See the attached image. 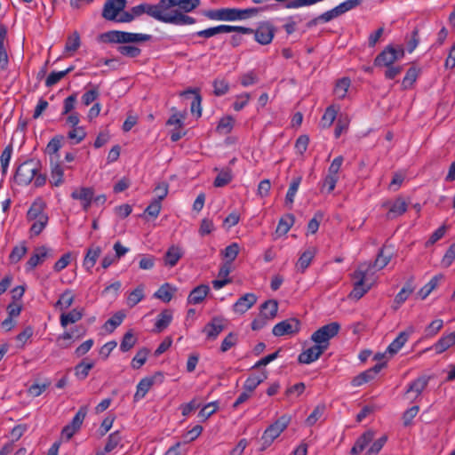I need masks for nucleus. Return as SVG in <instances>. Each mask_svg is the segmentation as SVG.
Instances as JSON below:
<instances>
[{"label": "nucleus", "mask_w": 455, "mask_h": 455, "mask_svg": "<svg viewBox=\"0 0 455 455\" xmlns=\"http://www.w3.org/2000/svg\"><path fill=\"white\" fill-rule=\"evenodd\" d=\"M172 315L170 310L165 309V310L162 311L158 315L156 322L155 323V331L156 332L163 331L164 329H166L169 326V324L172 322Z\"/></svg>", "instance_id": "nucleus-30"}, {"label": "nucleus", "mask_w": 455, "mask_h": 455, "mask_svg": "<svg viewBox=\"0 0 455 455\" xmlns=\"http://www.w3.org/2000/svg\"><path fill=\"white\" fill-rule=\"evenodd\" d=\"M226 327L227 320L222 317L216 316L204 327L203 332L206 333L208 339L213 340L226 329Z\"/></svg>", "instance_id": "nucleus-14"}, {"label": "nucleus", "mask_w": 455, "mask_h": 455, "mask_svg": "<svg viewBox=\"0 0 455 455\" xmlns=\"http://www.w3.org/2000/svg\"><path fill=\"white\" fill-rule=\"evenodd\" d=\"M145 13L156 20L177 26L190 25L196 22V19L183 14L178 10L170 12L168 0H160L156 4L145 3Z\"/></svg>", "instance_id": "nucleus-1"}, {"label": "nucleus", "mask_w": 455, "mask_h": 455, "mask_svg": "<svg viewBox=\"0 0 455 455\" xmlns=\"http://www.w3.org/2000/svg\"><path fill=\"white\" fill-rule=\"evenodd\" d=\"M48 257H53L52 250L43 245L35 249V252L30 256L26 263V270L31 271Z\"/></svg>", "instance_id": "nucleus-13"}, {"label": "nucleus", "mask_w": 455, "mask_h": 455, "mask_svg": "<svg viewBox=\"0 0 455 455\" xmlns=\"http://www.w3.org/2000/svg\"><path fill=\"white\" fill-rule=\"evenodd\" d=\"M256 303V295L253 293H246L240 297L233 305V310L237 314H244Z\"/></svg>", "instance_id": "nucleus-20"}, {"label": "nucleus", "mask_w": 455, "mask_h": 455, "mask_svg": "<svg viewBox=\"0 0 455 455\" xmlns=\"http://www.w3.org/2000/svg\"><path fill=\"white\" fill-rule=\"evenodd\" d=\"M275 28L270 22H261L258 25V44H268L272 42Z\"/></svg>", "instance_id": "nucleus-17"}, {"label": "nucleus", "mask_w": 455, "mask_h": 455, "mask_svg": "<svg viewBox=\"0 0 455 455\" xmlns=\"http://www.w3.org/2000/svg\"><path fill=\"white\" fill-rule=\"evenodd\" d=\"M250 98H251L250 93H242L240 95H237L235 97V100L233 103V108L235 111L242 110L249 102Z\"/></svg>", "instance_id": "nucleus-64"}, {"label": "nucleus", "mask_w": 455, "mask_h": 455, "mask_svg": "<svg viewBox=\"0 0 455 455\" xmlns=\"http://www.w3.org/2000/svg\"><path fill=\"white\" fill-rule=\"evenodd\" d=\"M336 116H337V109L335 108V107L333 105L329 106L325 109V112L322 117V120H321L322 126L324 128L330 127L333 124L334 120L336 119Z\"/></svg>", "instance_id": "nucleus-45"}, {"label": "nucleus", "mask_w": 455, "mask_h": 455, "mask_svg": "<svg viewBox=\"0 0 455 455\" xmlns=\"http://www.w3.org/2000/svg\"><path fill=\"white\" fill-rule=\"evenodd\" d=\"M80 36L77 31L73 32L71 36H69L67 39L65 44L66 52H75L80 47Z\"/></svg>", "instance_id": "nucleus-52"}, {"label": "nucleus", "mask_w": 455, "mask_h": 455, "mask_svg": "<svg viewBox=\"0 0 455 455\" xmlns=\"http://www.w3.org/2000/svg\"><path fill=\"white\" fill-rule=\"evenodd\" d=\"M144 298L143 288L141 286L134 289L128 296L127 301L130 307H134Z\"/></svg>", "instance_id": "nucleus-56"}, {"label": "nucleus", "mask_w": 455, "mask_h": 455, "mask_svg": "<svg viewBox=\"0 0 455 455\" xmlns=\"http://www.w3.org/2000/svg\"><path fill=\"white\" fill-rule=\"evenodd\" d=\"M443 278V275H436L425 284L419 291L418 295L421 299H425L438 285L439 281Z\"/></svg>", "instance_id": "nucleus-31"}, {"label": "nucleus", "mask_w": 455, "mask_h": 455, "mask_svg": "<svg viewBox=\"0 0 455 455\" xmlns=\"http://www.w3.org/2000/svg\"><path fill=\"white\" fill-rule=\"evenodd\" d=\"M234 126V119L232 116H228L222 117L217 126V132L221 134H227L231 132Z\"/></svg>", "instance_id": "nucleus-51"}, {"label": "nucleus", "mask_w": 455, "mask_h": 455, "mask_svg": "<svg viewBox=\"0 0 455 455\" xmlns=\"http://www.w3.org/2000/svg\"><path fill=\"white\" fill-rule=\"evenodd\" d=\"M138 339L134 335L133 330L131 329L127 331L124 335L123 336V339L120 343V350L122 352H128L131 350L135 344L137 343Z\"/></svg>", "instance_id": "nucleus-32"}, {"label": "nucleus", "mask_w": 455, "mask_h": 455, "mask_svg": "<svg viewBox=\"0 0 455 455\" xmlns=\"http://www.w3.org/2000/svg\"><path fill=\"white\" fill-rule=\"evenodd\" d=\"M300 322L297 318H289L276 323L272 330L274 336L293 335L299 331Z\"/></svg>", "instance_id": "nucleus-9"}, {"label": "nucleus", "mask_w": 455, "mask_h": 455, "mask_svg": "<svg viewBox=\"0 0 455 455\" xmlns=\"http://www.w3.org/2000/svg\"><path fill=\"white\" fill-rule=\"evenodd\" d=\"M84 316V308H74L68 313H62L60 317V325L67 327L68 324L75 323Z\"/></svg>", "instance_id": "nucleus-24"}, {"label": "nucleus", "mask_w": 455, "mask_h": 455, "mask_svg": "<svg viewBox=\"0 0 455 455\" xmlns=\"http://www.w3.org/2000/svg\"><path fill=\"white\" fill-rule=\"evenodd\" d=\"M228 28H226V25H219L217 27L209 28L204 30H200L196 33V36L204 38H210L219 34L227 33Z\"/></svg>", "instance_id": "nucleus-42"}, {"label": "nucleus", "mask_w": 455, "mask_h": 455, "mask_svg": "<svg viewBox=\"0 0 455 455\" xmlns=\"http://www.w3.org/2000/svg\"><path fill=\"white\" fill-rule=\"evenodd\" d=\"M373 437L374 433L372 431H366L356 439L354 445L356 446L359 451H363L370 443H371Z\"/></svg>", "instance_id": "nucleus-48"}, {"label": "nucleus", "mask_w": 455, "mask_h": 455, "mask_svg": "<svg viewBox=\"0 0 455 455\" xmlns=\"http://www.w3.org/2000/svg\"><path fill=\"white\" fill-rule=\"evenodd\" d=\"M122 437L120 435L119 431H116L110 434L108 437L107 443L104 447V452L108 453L112 451L117 445L120 443Z\"/></svg>", "instance_id": "nucleus-53"}, {"label": "nucleus", "mask_w": 455, "mask_h": 455, "mask_svg": "<svg viewBox=\"0 0 455 455\" xmlns=\"http://www.w3.org/2000/svg\"><path fill=\"white\" fill-rule=\"evenodd\" d=\"M75 296L71 290L67 289L60 296V299L55 304V307H60L61 309H68L73 304Z\"/></svg>", "instance_id": "nucleus-40"}, {"label": "nucleus", "mask_w": 455, "mask_h": 455, "mask_svg": "<svg viewBox=\"0 0 455 455\" xmlns=\"http://www.w3.org/2000/svg\"><path fill=\"white\" fill-rule=\"evenodd\" d=\"M316 253V248L315 247H309L307 249L299 258L296 267L298 270H299L301 273L305 272V270L308 267L311 261L315 258Z\"/></svg>", "instance_id": "nucleus-25"}, {"label": "nucleus", "mask_w": 455, "mask_h": 455, "mask_svg": "<svg viewBox=\"0 0 455 455\" xmlns=\"http://www.w3.org/2000/svg\"><path fill=\"white\" fill-rule=\"evenodd\" d=\"M176 291L170 283H165L160 286L155 296L163 300L164 302H169L173 297V292Z\"/></svg>", "instance_id": "nucleus-35"}, {"label": "nucleus", "mask_w": 455, "mask_h": 455, "mask_svg": "<svg viewBox=\"0 0 455 455\" xmlns=\"http://www.w3.org/2000/svg\"><path fill=\"white\" fill-rule=\"evenodd\" d=\"M413 278L411 277L407 281L405 285L396 294L394 299V303L396 304L395 309H397L408 299V297L413 292Z\"/></svg>", "instance_id": "nucleus-26"}, {"label": "nucleus", "mask_w": 455, "mask_h": 455, "mask_svg": "<svg viewBox=\"0 0 455 455\" xmlns=\"http://www.w3.org/2000/svg\"><path fill=\"white\" fill-rule=\"evenodd\" d=\"M125 0H107L102 10V17L108 20H115L125 8Z\"/></svg>", "instance_id": "nucleus-12"}, {"label": "nucleus", "mask_w": 455, "mask_h": 455, "mask_svg": "<svg viewBox=\"0 0 455 455\" xmlns=\"http://www.w3.org/2000/svg\"><path fill=\"white\" fill-rule=\"evenodd\" d=\"M152 39L151 35L131 33L119 30H111L100 36V40L103 43L125 44L130 43H142Z\"/></svg>", "instance_id": "nucleus-4"}, {"label": "nucleus", "mask_w": 455, "mask_h": 455, "mask_svg": "<svg viewBox=\"0 0 455 455\" xmlns=\"http://www.w3.org/2000/svg\"><path fill=\"white\" fill-rule=\"evenodd\" d=\"M295 221V217L293 214H286L284 217L281 218L279 223L276 228V233L278 235H285L288 233L291 226Z\"/></svg>", "instance_id": "nucleus-38"}, {"label": "nucleus", "mask_w": 455, "mask_h": 455, "mask_svg": "<svg viewBox=\"0 0 455 455\" xmlns=\"http://www.w3.org/2000/svg\"><path fill=\"white\" fill-rule=\"evenodd\" d=\"M213 93L215 96H223L229 91V83L224 77H217L212 82Z\"/></svg>", "instance_id": "nucleus-37"}, {"label": "nucleus", "mask_w": 455, "mask_h": 455, "mask_svg": "<svg viewBox=\"0 0 455 455\" xmlns=\"http://www.w3.org/2000/svg\"><path fill=\"white\" fill-rule=\"evenodd\" d=\"M278 311V302L275 299H268L259 307V316L258 319V329L266 325L267 320L274 319Z\"/></svg>", "instance_id": "nucleus-10"}, {"label": "nucleus", "mask_w": 455, "mask_h": 455, "mask_svg": "<svg viewBox=\"0 0 455 455\" xmlns=\"http://www.w3.org/2000/svg\"><path fill=\"white\" fill-rule=\"evenodd\" d=\"M116 50L123 56L129 58H137L141 54V49L132 44L118 45Z\"/></svg>", "instance_id": "nucleus-39"}, {"label": "nucleus", "mask_w": 455, "mask_h": 455, "mask_svg": "<svg viewBox=\"0 0 455 455\" xmlns=\"http://www.w3.org/2000/svg\"><path fill=\"white\" fill-rule=\"evenodd\" d=\"M373 379H374V377L371 375L370 371L366 370V371L361 372L360 374H358L357 376H355L352 379L351 384L354 387H360V386L372 380Z\"/></svg>", "instance_id": "nucleus-57"}, {"label": "nucleus", "mask_w": 455, "mask_h": 455, "mask_svg": "<svg viewBox=\"0 0 455 455\" xmlns=\"http://www.w3.org/2000/svg\"><path fill=\"white\" fill-rule=\"evenodd\" d=\"M291 421V416L283 415L271 424L266 430L267 435H268L273 439L278 437L281 433L287 427Z\"/></svg>", "instance_id": "nucleus-19"}, {"label": "nucleus", "mask_w": 455, "mask_h": 455, "mask_svg": "<svg viewBox=\"0 0 455 455\" xmlns=\"http://www.w3.org/2000/svg\"><path fill=\"white\" fill-rule=\"evenodd\" d=\"M455 344V331L448 335L443 336L432 347L436 354H442Z\"/></svg>", "instance_id": "nucleus-27"}, {"label": "nucleus", "mask_w": 455, "mask_h": 455, "mask_svg": "<svg viewBox=\"0 0 455 455\" xmlns=\"http://www.w3.org/2000/svg\"><path fill=\"white\" fill-rule=\"evenodd\" d=\"M407 207V203L402 197L396 198L389 207L387 218L394 219L403 215L404 212H406Z\"/></svg>", "instance_id": "nucleus-28"}, {"label": "nucleus", "mask_w": 455, "mask_h": 455, "mask_svg": "<svg viewBox=\"0 0 455 455\" xmlns=\"http://www.w3.org/2000/svg\"><path fill=\"white\" fill-rule=\"evenodd\" d=\"M51 164H52V160H51ZM63 176H64V171H63V168L61 167V165L59 163L52 164L51 183L55 187L60 186L64 181Z\"/></svg>", "instance_id": "nucleus-36"}, {"label": "nucleus", "mask_w": 455, "mask_h": 455, "mask_svg": "<svg viewBox=\"0 0 455 455\" xmlns=\"http://www.w3.org/2000/svg\"><path fill=\"white\" fill-rule=\"evenodd\" d=\"M239 253V245L236 243H233L227 246L222 251L221 255L224 257L227 262H233Z\"/></svg>", "instance_id": "nucleus-47"}, {"label": "nucleus", "mask_w": 455, "mask_h": 455, "mask_svg": "<svg viewBox=\"0 0 455 455\" xmlns=\"http://www.w3.org/2000/svg\"><path fill=\"white\" fill-rule=\"evenodd\" d=\"M427 385V379L425 378H418L409 385L407 392H415L417 395H419L426 388Z\"/></svg>", "instance_id": "nucleus-55"}, {"label": "nucleus", "mask_w": 455, "mask_h": 455, "mask_svg": "<svg viewBox=\"0 0 455 455\" xmlns=\"http://www.w3.org/2000/svg\"><path fill=\"white\" fill-rule=\"evenodd\" d=\"M387 441V435H382L381 437L374 441L373 443L369 448V450L367 451L366 455H377L383 448Z\"/></svg>", "instance_id": "nucleus-59"}, {"label": "nucleus", "mask_w": 455, "mask_h": 455, "mask_svg": "<svg viewBox=\"0 0 455 455\" xmlns=\"http://www.w3.org/2000/svg\"><path fill=\"white\" fill-rule=\"evenodd\" d=\"M419 69L415 67H411L405 74V76L403 79L402 85L403 89L410 88L417 80V77L419 76Z\"/></svg>", "instance_id": "nucleus-50"}, {"label": "nucleus", "mask_w": 455, "mask_h": 455, "mask_svg": "<svg viewBox=\"0 0 455 455\" xmlns=\"http://www.w3.org/2000/svg\"><path fill=\"white\" fill-rule=\"evenodd\" d=\"M210 291V288L206 284H200L194 288L188 297V302L189 304H199L201 303L204 298L207 296V294Z\"/></svg>", "instance_id": "nucleus-23"}, {"label": "nucleus", "mask_w": 455, "mask_h": 455, "mask_svg": "<svg viewBox=\"0 0 455 455\" xmlns=\"http://www.w3.org/2000/svg\"><path fill=\"white\" fill-rule=\"evenodd\" d=\"M101 253V249L100 246H92L87 250L84 259V267L87 270H91L96 264L98 258Z\"/></svg>", "instance_id": "nucleus-29"}, {"label": "nucleus", "mask_w": 455, "mask_h": 455, "mask_svg": "<svg viewBox=\"0 0 455 455\" xmlns=\"http://www.w3.org/2000/svg\"><path fill=\"white\" fill-rule=\"evenodd\" d=\"M218 409L217 403H209L204 405L201 411H199L198 417L202 419V420H206L209 417H211Z\"/></svg>", "instance_id": "nucleus-61"}, {"label": "nucleus", "mask_w": 455, "mask_h": 455, "mask_svg": "<svg viewBox=\"0 0 455 455\" xmlns=\"http://www.w3.org/2000/svg\"><path fill=\"white\" fill-rule=\"evenodd\" d=\"M187 94H195L194 100L191 103V112L197 114V116L200 117L202 115V108H201V102H202V97L199 93L198 89H188L187 91H184L181 92V95H187Z\"/></svg>", "instance_id": "nucleus-34"}, {"label": "nucleus", "mask_w": 455, "mask_h": 455, "mask_svg": "<svg viewBox=\"0 0 455 455\" xmlns=\"http://www.w3.org/2000/svg\"><path fill=\"white\" fill-rule=\"evenodd\" d=\"M325 410L324 405L316 406L311 414L307 418L306 422L308 426H313L323 416Z\"/></svg>", "instance_id": "nucleus-62"}, {"label": "nucleus", "mask_w": 455, "mask_h": 455, "mask_svg": "<svg viewBox=\"0 0 455 455\" xmlns=\"http://www.w3.org/2000/svg\"><path fill=\"white\" fill-rule=\"evenodd\" d=\"M413 332V329L410 327L408 330L401 331L399 335L387 347L386 353L391 356L395 355L403 346L407 342L409 336Z\"/></svg>", "instance_id": "nucleus-21"}, {"label": "nucleus", "mask_w": 455, "mask_h": 455, "mask_svg": "<svg viewBox=\"0 0 455 455\" xmlns=\"http://www.w3.org/2000/svg\"><path fill=\"white\" fill-rule=\"evenodd\" d=\"M163 379L164 375L160 371L156 372L151 377L142 379L137 385V390L133 397L134 401L137 402L142 399L156 382H162Z\"/></svg>", "instance_id": "nucleus-11"}, {"label": "nucleus", "mask_w": 455, "mask_h": 455, "mask_svg": "<svg viewBox=\"0 0 455 455\" xmlns=\"http://www.w3.org/2000/svg\"><path fill=\"white\" fill-rule=\"evenodd\" d=\"M64 140L63 135L54 136L46 146V153L50 156L56 154L62 147V141Z\"/></svg>", "instance_id": "nucleus-49"}, {"label": "nucleus", "mask_w": 455, "mask_h": 455, "mask_svg": "<svg viewBox=\"0 0 455 455\" xmlns=\"http://www.w3.org/2000/svg\"><path fill=\"white\" fill-rule=\"evenodd\" d=\"M41 170V163L36 159H28L21 163L16 168L14 181L18 185L27 186L30 184L36 174Z\"/></svg>", "instance_id": "nucleus-5"}, {"label": "nucleus", "mask_w": 455, "mask_h": 455, "mask_svg": "<svg viewBox=\"0 0 455 455\" xmlns=\"http://www.w3.org/2000/svg\"><path fill=\"white\" fill-rule=\"evenodd\" d=\"M325 351L324 347L320 345H314L299 354L298 362L299 363L308 364L316 361Z\"/></svg>", "instance_id": "nucleus-15"}, {"label": "nucleus", "mask_w": 455, "mask_h": 455, "mask_svg": "<svg viewBox=\"0 0 455 455\" xmlns=\"http://www.w3.org/2000/svg\"><path fill=\"white\" fill-rule=\"evenodd\" d=\"M340 330V324L332 322L316 330L311 336V339L317 345L323 346L326 350L330 345V339L335 337Z\"/></svg>", "instance_id": "nucleus-6"}, {"label": "nucleus", "mask_w": 455, "mask_h": 455, "mask_svg": "<svg viewBox=\"0 0 455 455\" xmlns=\"http://www.w3.org/2000/svg\"><path fill=\"white\" fill-rule=\"evenodd\" d=\"M350 86V79L348 77H343L339 79L335 85L334 94L339 99H344L347 95V90Z\"/></svg>", "instance_id": "nucleus-43"}, {"label": "nucleus", "mask_w": 455, "mask_h": 455, "mask_svg": "<svg viewBox=\"0 0 455 455\" xmlns=\"http://www.w3.org/2000/svg\"><path fill=\"white\" fill-rule=\"evenodd\" d=\"M183 251L180 246L172 245L168 248L164 256V266L173 267L178 261L183 257Z\"/></svg>", "instance_id": "nucleus-22"}, {"label": "nucleus", "mask_w": 455, "mask_h": 455, "mask_svg": "<svg viewBox=\"0 0 455 455\" xmlns=\"http://www.w3.org/2000/svg\"><path fill=\"white\" fill-rule=\"evenodd\" d=\"M94 367L93 362L85 363V360H83L80 363H78L75 367V374L76 376L83 380L87 378L89 371Z\"/></svg>", "instance_id": "nucleus-41"}, {"label": "nucleus", "mask_w": 455, "mask_h": 455, "mask_svg": "<svg viewBox=\"0 0 455 455\" xmlns=\"http://www.w3.org/2000/svg\"><path fill=\"white\" fill-rule=\"evenodd\" d=\"M232 180V176L228 171H221L214 180L213 185L216 188H221L228 185Z\"/></svg>", "instance_id": "nucleus-60"}, {"label": "nucleus", "mask_w": 455, "mask_h": 455, "mask_svg": "<svg viewBox=\"0 0 455 455\" xmlns=\"http://www.w3.org/2000/svg\"><path fill=\"white\" fill-rule=\"evenodd\" d=\"M149 350L146 347L140 348L132 360V367L133 369H140L147 361Z\"/></svg>", "instance_id": "nucleus-46"}, {"label": "nucleus", "mask_w": 455, "mask_h": 455, "mask_svg": "<svg viewBox=\"0 0 455 455\" xmlns=\"http://www.w3.org/2000/svg\"><path fill=\"white\" fill-rule=\"evenodd\" d=\"M27 247L25 245L15 246L9 255V259L12 263L19 262L27 253Z\"/></svg>", "instance_id": "nucleus-58"}, {"label": "nucleus", "mask_w": 455, "mask_h": 455, "mask_svg": "<svg viewBox=\"0 0 455 455\" xmlns=\"http://www.w3.org/2000/svg\"><path fill=\"white\" fill-rule=\"evenodd\" d=\"M404 56V50L402 47L395 48L391 45L387 46L379 52L374 60L376 67H388L393 65L397 60Z\"/></svg>", "instance_id": "nucleus-7"}, {"label": "nucleus", "mask_w": 455, "mask_h": 455, "mask_svg": "<svg viewBox=\"0 0 455 455\" xmlns=\"http://www.w3.org/2000/svg\"><path fill=\"white\" fill-rule=\"evenodd\" d=\"M368 271L369 268L363 270L360 267L354 272L353 278L356 281L354 283L353 290L349 293V298L359 299L371 289V285L365 284V276Z\"/></svg>", "instance_id": "nucleus-8"}, {"label": "nucleus", "mask_w": 455, "mask_h": 455, "mask_svg": "<svg viewBox=\"0 0 455 455\" xmlns=\"http://www.w3.org/2000/svg\"><path fill=\"white\" fill-rule=\"evenodd\" d=\"M87 411V405L81 406L69 424L79 430L85 419Z\"/></svg>", "instance_id": "nucleus-54"}, {"label": "nucleus", "mask_w": 455, "mask_h": 455, "mask_svg": "<svg viewBox=\"0 0 455 455\" xmlns=\"http://www.w3.org/2000/svg\"><path fill=\"white\" fill-rule=\"evenodd\" d=\"M94 196L92 188H80L72 192L71 197L75 200H79L82 204L84 210L87 211L91 206Z\"/></svg>", "instance_id": "nucleus-16"}, {"label": "nucleus", "mask_w": 455, "mask_h": 455, "mask_svg": "<svg viewBox=\"0 0 455 455\" xmlns=\"http://www.w3.org/2000/svg\"><path fill=\"white\" fill-rule=\"evenodd\" d=\"M86 134L83 126L73 127L72 130L68 132V139L73 140L74 144H79L85 139Z\"/></svg>", "instance_id": "nucleus-44"}, {"label": "nucleus", "mask_w": 455, "mask_h": 455, "mask_svg": "<svg viewBox=\"0 0 455 455\" xmlns=\"http://www.w3.org/2000/svg\"><path fill=\"white\" fill-rule=\"evenodd\" d=\"M301 180L302 178L300 176L296 177L291 180L290 184L289 189L285 196V205L288 206L290 209L291 208V205L294 202V197L299 189Z\"/></svg>", "instance_id": "nucleus-33"}, {"label": "nucleus", "mask_w": 455, "mask_h": 455, "mask_svg": "<svg viewBox=\"0 0 455 455\" xmlns=\"http://www.w3.org/2000/svg\"><path fill=\"white\" fill-rule=\"evenodd\" d=\"M124 317H125V315L119 311V312L116 313L113 316H111L106 322L105 325L107 328H108V326H110L109 331H113L117 326H119L122 323Z\"/></svg>", "instance_id": "nucleus-63"}, {"label": "nucleus", "mask_w": 455, "mask_h": 455, "mask_svg": "<svg viewBox=\"0 0 455 455\" xmlns=\"http://www.w3.org/2000/svg\"><path fill=\"white\" fill-rule=\"evenodd\" d=\"M256 14V8H220L216 10H209L204 12V15L216 20L234 21L243 20L251 18Z\"/></svg>", "instance_id": "nucleus-3"}, {"label": "nucleus", "mask_w": 455, "mask_h": 455, "mask_svg": "<svg viewBox=\"0 0 455 455\" xmlns=\"http://www.w3.org/2000/svg\"><path fill=\"white\" fill-rule=\"evenodd\" d=\"M200 3V0H168L170 12L178 10L183 14L197 8Z\"/></svg>", "instance_id": "nucleus-18"}, {"label": "nucleus", "mask_w": 455, "mask_h": 455, "mask_svg": "<svg viewBox=\"0 0 455 455\" xmlns=\"http://www.w3.org/2000/svg\"><path fill=\"white\" fill-rule=\"evenodd\" d=\"M45 203L41 199H36L27 212V220L33 221L30 228V235H39L48 223V215L44 212Z\"/></svg>", "instance_id": "nucleus-2"}]
</instances>
